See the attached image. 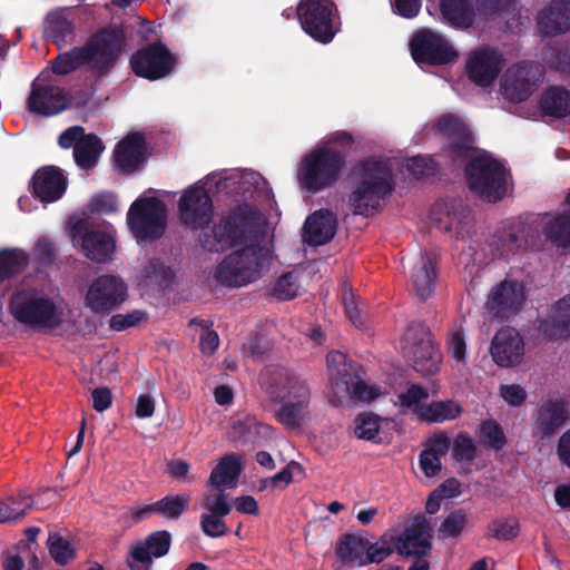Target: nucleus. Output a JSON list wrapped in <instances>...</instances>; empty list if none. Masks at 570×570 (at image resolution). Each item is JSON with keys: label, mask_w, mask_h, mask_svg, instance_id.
<instances>
[{"label": "nucleus", "mask_w": 570, "mask_h": 570, "mask_svg": "<svg viewBox=\"0 0 570 570\" xmlns=\"http://www.w3.org/2000/svg\"><path fill=\"white\" fill-rule=\"evenodd\" d=\"M261 213L247 203L238 204L220 214L212 227L199 234L202 248L210 253H224L263 236Z\"/></svg>", "instance_id": "nucleus-4"}, {"label": "nucleus", "mask_w": 570, "mask_h": 570, "mask_svg": "<svg viewBox=\"0 0 570 570\" xmlns=\"http://www.w3.org/2000/svg\"><path fill=\"white\" fill-rule=\"evenodd\" d=\"M540 108L547 116L564 118L570 115V91L561 87H550L540 99Z\"/></svg>", "instance_id": "nucleus-34"}, {"label": "nucleus", "mask_w": 570, "mask_h": 570, "mask_svg": "<svg viewBox=\"0 0 570 570\" xmlns=\"http://www.w3.org/2000/svg\"><path fill=\"white\" fill-rule=\"evenodd\" d=\"M538 27L546 36H558L570 30V0H552L538 14Z\"/></svg>", "instance_id": "nucleus-26"}, {"label": "nucleus", "mask_w": 570, "mask_h": 570, "mask_svg": "<svg viewBox=\"0 0 570 570\" xmlns=\"http://www.w3.org/2000/svg\"><path fill=\"white\" fill-rule=\"evenodd\" d=\"M538 331L547 341L570 336V295L560 298L548 317L539 320Z\"/></svg>", "instance_id": "nucleus-25"}, {"label": "nucleus", "mask_w": 570, "mask_h": 570, "mask_svg": "<svg viewBox=\"0 0 570 570\" xmlns=\"http://www.w3.org/2000/svg\"><path fill=\"white\" fill-rule=\"evenodd\" d=\"M68 186V179L57 166H43L31 178L33 195L42 203L59 200Z\"/></svg>", "instance_id": "nucleus-23"}, {"label": "nucleus", "mask_w": 570, "mask_h": 570, "mask_svg": "<svg viewBox=\"0 0 570 570\" xmlns=\"http://www.w3.org/2000/svg\"><path fill=\"white\" fill-rule=\"evenodd\" d=\"M331 370V381L337 391L347 392L361 379V365L347 358L338 351H332L326 356Z\"/></svg>", "instance_id": "nucleus-27"}, {"label": "nucleus", "mask_w": 570, "mask_h": 570, "mask_svg": "<svg viewBox=\"0 0 570 570\" xmlns=\"http://www.w3.org/2000/svg\"><path fill=\"white\" fill-rule=\"evenodd\" d=\"M491 535L498 540L510 541L520 532L519 522L515 520H494L490 527Z\"/></svg>", "instance_id": "nucleus-57"}, {"label": "nucleus", "mask_w": 570, "mask_h": 570, "mask_svg": "<svg viewBox=\"0 0 570 570\" xmlns=\"http://www.w3.org/2000/svg\"><path fill=\"white\" fill-rule=\"evenodd\" d=\"M544 59L553 69L570 76V49H551Z\"/></svg>", "instance_id": "nucleus-63"}, {"label": "nucleus", "mask_w": 570, "mask_h": 570, "mask_svg": "<svg viewBox=\"0 0 570 570\" xmlns=\"http://www.w3.org/2000/svg\"><path fill=\"white\" fill-rule=\"evenodd\" d=\"M46 35L58 47L66 45L75 33L73 23L59 13L48 14L46 20Z\"/></svg>", "instance_id": "nucleus-41"}, {"label": "nucleus", "mask_w": 570, "mask_h": 570, "mask_svg": "<svg viewBox=\"0 0 570 570\" xmlns=\"http://www.w3.org/2000/svg\"><path fill=\"white\" fill-rule=\"evenodd\" d=\"M47 543L49 554L57 564L66 566L76 558V550L72 543L60 534H50Z\"/></svg>", "instance_id": "nucleus-47"}, {"label": "nucleus", "mask_w": 570, "mask_h": 570, "mask_svg": "<svg viewBox=\"0 0 570 570\" xmlns=\"http://www.w3.org/2000/svg\"><path fill=\"white\" fill-rule=\"evenodd\" d=\"M463 413V407L456 401L448 399L432 401L420 407V419L426 423H443L458 419Z\"/></svg>", "instance_id": "nucleus-33"}, {"label": "nucleus", "mask_w": 570, "mask_h": 570, "mask_svg": "<svg viewBox=\"0 0 570 570\" xmlns=\"http://www.w3.org/2000/svg\"><path fill=\"white\" fill-rule=\"evenodd\" d=\"M410 50L415 62L429 66L449 65L459 57L444 36L430 29H422L413 36Z\"/></svg>", "instance_id": "nucleus-14"}, {"label": "nucleus", "mask_w": 570, "mask_h": 570, "mask_svg": "<svg viewBox=\"0 0 570 570\" xmlns=\"http://www.w3.org/2000/svg\"><path fill=\"white\" fill-rule=\"evenodd\" d=\"M178 213L180 223L193 229L206 230L213 220V200L203 186H190L178 200Z\"/></svg>", "instance_id": "nucleus-15"}, {"label": "nucleus", "mask_w": 570, "mask_h": 570, "mask_svg": "<svg viewBox=\"0 0 570 570\" xmlns=\"http://www.w3.org/2000/svg\"><path fill=\"white\" fill-rule=\"evenodd\" d=\"M225 515L213 513H203L200 517V527L203 532L210 538H219L228 532V528L224 521Z\"/></svg>", "instance_id": "nucleus-55"}, {"label": "nucleus", "mask_w": 570, "mask_h": 570, "mask_svg": "<svg viewBox=\"0 0 570 570\" xmlns=\"http://www.w3.org/2000/svg\"><path fill=\"white\" fill-rule=\"evenodd\" d=\"M546 238L557 247H570V209L557 215L543 227Z\"/></svg>", "instance_id": "nucleus-38"}, {"label": "nucleus", "mask_w": 570, "mask_h": 570, "mask_svg": "<svg viewBox=\"0 0 570 570\" xmlns=\"http://www.w3.org/2000/svg\"><path fill=\"white\" fill-rule=\"evenodd\" d=\"M281 406L275 411V420L287 430H298L308 415L309 410L304 409L302 402L276 401Z\"/></svg>", "instance_id": "nucleus-40"}, {"label": "nucleus", "mask_w": 570, "mask_h": 570, "mask_svg": "<svg viewBox=\"0 0 570 570\" xmlns=\"http://www.w3.org/2000/svg\"><path fill=\"white\" fill-rule=\"evenodd\" d=\"M440 12L443 20L455 29L470 28L475 18L471 0H441Z\"/></svg>", "instance_id": "nucleus-30"}, {"label": "nucleus", "mask_w": 570, "mask_h": 570, "mask_svg": "<svg viewBox=\"0 0 570 570\" xmlns=\"http://www.w3.org/2000/svg\"><path fill=\"white\" fill-rule=\"evenodd\" d=\"M166 204L156 197H138L127 212V225L138 242H154L167 229Z\"/></svg>", "instance_id": "nucleus-10"}, {"label": "nucleus", "mask_w": 570, "mask_h": 570, "mask_svg": "<svg viewBox=\"0 0 570 570\" xmlns=\"http://www.w3.org/2000/svg\"><path fill=\"white\" fill-rule=\"evenodd\" d=\"M439 131L446 137V154L451 160L462 163L469 189L489 203L502 200L508 193V170L491 155L474 156V138L469 127L454 115H444L438 120Z\"/></svg>", "instance_id": "nucleus-1"}, {"label": "nucleus", "mask_w": 570, "mask_h": 570, "mask_svg": "<svg viewBox=\"0 0 570 570\" xmlns=\"http://www.w3.org/2000/svg\"><path fill=\"white\" fill-rule=\"evenodd\" d=\"M71 105V98L63 88L53 85H31L27 108L31 114L51 117L60 114Z\"/></svg>", "instance_id": "nucleus-19"}, {"label": "nucleus", "mask_w": 570, "mask_h": 570, "mask_svg": "<svg viewBox=\"0 0 570 570\" xmlns=\"http://www.w3.org/2000/svg\"><path fill=\"white\" fill-rule=\"evenodd\" d=\"M89 208L97 214H112L118 208L117 197L111 193L97 194L91 198Z\"/></svg>", "instance_id": "nucleus-58"}, {"label": "nucleus", "mask_w": 570, "mask_h": 570, "mask_svg": "<svg viewBox=\"0 0 570 570\" xmlns=\"http://www.w3.org/2000/svg\"><path fill=\"white\" fill-rule=\"evenodd\" d=\"M380 431V417L373 413H361L355 420V434L358 439L375 441Z\"/></svg>", "instance_id": "nucleus-51"}, {"label": "nucleus", "mask_w": 570, "mask_h": 570, "mask_svg": "<svg viewBox=\"0 0 570 570\" xmlns=\"http://www.w3.org/2000/svg\"><path fill=\"white\" fill-rule=\"evenodd\" d=\"M177 59L159 40L147 43L135 51L129 66L139 78L156 81L168 77L175 69Z\"/></svg>", "instance_id": "nucleus-11"}, {"label": "nucleus", "mask_w": 570, "mask_h": 570, "mask_svg": "<svg viewBox=\"0 0 570 570\" xmlns=\"http://www.w3.org/2000/svg\"><path fill=\"white\" fill-rule=\"evenodd\" d=\"M271 263V252L259 244L234 250L217 265L214 278L227 287H240L255 282Z\"/></svg>", "instance_id": "nucleus-6"}, {"label": "nucleus", "mask_w": 570, "mask_h": 570, "mask_svg": "<svg viewBox=\"0 0 570 570\" xmlns=\"http://www.w3.org/2000/svg\"><path fill=\"white\" fill-rule=\"evenodd\" d=\"M401 348L414 371L422 376H431L439 372L442 353L424 323L413 322L407 326L401 340Z\"/></svg>", "instance_id": "nucleus-9"}, {"label": "nucleus", "mask_w": 570, "mask_h": 570, "mask_svg": "<svg viewBox=\"0 0 570 570\" xmlns=\"http://www.w3.org/2000/svg\"><path fill=\"white\" fill-rule=\"evenodd\" d=\"M452 458L456 462H472L476 458L475 442L466 432H460L454 438Z\"/></svg>", "instance_id": "nucleus-50"}, {"label": "nucleus", "mask_w": 570, "mask_h": 570, "mask_svg": "<svg viewBox=\"0 0 570 570\" xmlns=\"http://www.w3.org/2000/svg\"><path fill=\"white\" fill-rule=\"evenodd\" d=\"M296 14L302 30L318 43L328 45L341 31V16L333 0H299Z\"/></svg>", "instance_id": "nucleus-8"}, {"label": "nucleus", "mask_w": 570, "mask_h": 570, "mask_svg": "<svg viewBox=\"0 0 570 570\" xmlns=\"http://www.w3.org/2000/svg\"><path fill=\"white\" fill-rule=\"evenodd\" d=\"M570 420V404L561 399H548L537 410L533 422V436L550 439Z\"/></svg>", "instance_id": "nucleus-18"}, {"label": "nucleus", "mask_w": 570, "mask_h": 570, "mask_svg": "<svg viewBox=\"0 0 570 570\" xmlns=\"http://www.w3.org/2000/svg\"><path fill=\"white\" fill-rule=\"evenodd\" d=\"M104 150L102 140L96 134H88L80 144L75 146V163L81 169H92Z\"/></svg>", "instance_id": "nucleus-35"}, {"label": "nucleus", "mask_w": 570, "mask_h": 570, "mask_svg": "<svg viewBox=\"0 0 570 570\" xmlns=\"http://www.w3.org/2000/svg\"><path fill=\"white\" fill-rule=\"evenodd\" d=\"M429 397V393L425 387L420 384H411L409 389L397 395V402L402 407L412 409L414 407L415 412H420L419 404L421 401H424Z\"/></svg>", "instance_id": "nucleus-54"}, {"label": "nucleus", "mask_w": 570, "mask_h": 570, "mask_svg": "<svg viewBox=\"0 0 570 570\" xmlns=\"http://www.w3.org/2000/svg\"><path fill=\"white\" fill-rule=\"evenodd\" d=\"M501 70V57L492 49L473 51L466 61L469 79L480 87H489Z\"/></svg>", "instance_id": "nucleus-24"}, {"label": "nucleus", "mask_w": 570, "mask_h": 570, "mask_svg": "<svg viewBox=\"0 0 570 570\" xmlns=\"http://www.w3.org/2000/svg\"><path fill=\"white\" fill-rule=\"evenodd\" d=\"M449 216L450 229H454L456 239H468L474 235L475 220L470 207L461 206L459 210L450 213Z\"/></svg>", "instance_id": "nucleus-45"}, {"label": "nucleus", "mask_w": 570, "mask_h": 570, "mask_svg": "<svg viewBox=\"0 0 570 570\" xmlns=\"http://www.w3.org/2000/svg\"><path fill=\"white\" fill-rule=\"evenodd\" d=\"M335 235V224L331 216L322 210L309 215L304 224L305 240L314 246L327 244Z\"/></svg>", "instance_id": "nucleus-31"}, {"label": "nucleus", "mask_w": 570, "mask_h": 570, "mask_svg": "<svg viewBox=\"0 0 570 570\" xmlns=\"http://www.w3.org/2000/svg\"><path fill=\"white\" fill-rule=\"evenodd\" d=\"M145 284L157 289H166L170 287L175 273L171 267L167 266L159 258H151L142 271Z\"/></svg>", "instance_id": "nucleus-39"}, {"label": "nucleus", "mask_w": 570, "mask_h": 570, "mask_svg": "<svg viewBox=\"0 0 570 570\" xmlns=\"http://www.w3.org/2000/svg\"><path fill=\"white\" fill-rule=\"evenodd\" d=\"M480 433L483 443L493 450H502L508 443L502 426L493 419L481 422Z\"/></svg>", "instance_id": "nucleus-48"}, {"label": "nucleus", "mask_w": 570, "mask_h": 570, "mask_svg": "<svg viewBox=\"0 0 570 570\" xmlns=\"http://www.w3.org/2000/svg\"><path fill=\"white\" fill-rule=\"evenodd\" d=\"M353 189L348 205L355 215L368 217L381 206V202L395 190L390 161L382 156H368L357 160L348 175Z\"/></svg>", "instance_id": "nucleus-3"}, {"label": "nucleus", "mask_w": 570, "mask_h": 570, "mask_svg": "<svg viewBox=\"0 0 570 570\" xmlns=\"http://www.w3.org/2000/svg\"><path fill=\"white\" fill-rule=\"evenodd\" d=\"M367 540L346 533L341 537L336 544L335 553L343 563H357L358 566L365 564L363 554L366 548Z\"/></svg>", "instance_id": "nucleus-36"}, {"label": "nucleus", "mask_w": 570, "mask_h": 570, "mask_svg": "<svg viewBox=\"0 0 570 570\" xmlns=\"http://www.w3.org/2000/svg\"><path fill=\"white\" fill-rule=\"evenodd\" d=\"M127 285L115 275H101L89 286L85 304L96 314H109L127 297Z\"/></svg>", "instance_id": "nucleus-16"}, {"label": "nucleus", "mask_w": 570, "mask_h": 570, "mask_svg": "<svg viewBox=\"0 0 570 570\" xmlns=\"http://www.w3.org/2000/svg\"><path fill=\"white\" fill-rule=\"evenodd\" d=\"M535 82L519 70L513 78H507L502 85L504 96L512 102L525 101L534 91Z\"/></svg>", "instance_id": "nucleus-44"}, {"label": "nucleus", "mask_w": 570, "mask_h": 570, "mask_svg": "<svg viewBox=\"0 0 570 570\" xmlns=\"http://www.w3.org/2000/svg\"><path fill=\"white\" fill-rule=\"evenodd\" d=\"M189 502L190 495L187 493L168 494L156 501L157 515L176 521L188 510Z\"/></svg>", "instance_id": "nucleus-43"}, {"label": "nucleus", "mask_w": 570, "mask_h": 570, "mask_svg": "<svg viewBox=\"0 0 570 570\" xmlns=\"http://www.w3.org/2000/svg\"><path fill=\"white\" fill-rule=\"evenodd\" d=\"M297 277L293 272L283 274L273 286V295L282 301L294 298L298 294Z\"/></svg>", "instance_id": "nucleus-52"}, {"label": "nucleus", "mask_w": 570, "mask_h": 570, "mask_svg": "<svg viewBox=\"0 0 570 570\" xmlns=\"http://www.w3.org/2000/svg\"><path fill=\"white\" fill-rule=\"evenodd\" d=\"M9 312L18 323L31 327L53 328L63 317L57 299L38 288L14 292L9 299Z\"/></svg>", "instance_id": "nucleus-7"}, {"label": "nucleus", "mask_w": 570, "mask_h": 570, "mask_svg": "<svg viewBox=\"0 0 570 570\" xmlns=\"http://www.w3.org/2000/svg\"><path fill=\"white\" fill-rule=\"evenodd\" d=\"M527 296L522 282L505 278L491 288L484 308L493 318L508 321L522 311Z\"/></svg>", "instance_id": "nucleus-13"}, {"label": "nucleus", "mask_w": 570, "mask_h": 570, "mask_svg": "<svg viewBox=\"0 0 570 570\" xmlns=\"http://www.w3.org/2000/svg\"><path fill=\"white\" fill-rule=\"evenodd\" d=\"M431 521L423 514L413 517L400 534L396 550L401 556L423 559L432 549Z\"/></svg>", "instance_id": "nucleus-17"}, {"label": "nucleus", "mask_w": 570, "mask_h": 570, "mask_svg": "<svg viewBox=\"0 0 570 570\" xmlns=\"http://www.w3.org/2000/svg\"><path fill=\"white\" fill-rule=\"evenodd\" d=\"M346 165V153L332 146H320L301 160L297 179L312 194L331 188L338 181Z\"/></svg>", "instance_id": "nucleus-5"}, {"label": "nucleus", "mask_w": 570, "mask_h": 570, "mask_svg": "<svg viewBox=\"0 0 570 570\" xmlns=\"http://www.w3.org/2000/svg\"><path fill=\"white\" fill-rule=\"evenodd\" d=\"M219 493L207 495L205 500V508L209 513L217 515H228L232 511V505L228 503V495L220 488Z\"/></svg>", "instance_id": "nucleus-64"}, {"label": "nucleus", "mask_w": 570, "mask_h": 570, "mask_svg": "<svg viewBox=\"0 0 570 570\" xmlns=\"http://www.w3.org/2000/svg\"><path fill=\"white\" fill-rule=\"evenodd\" d=\"M243 469L242 458L238 454H226L212 470L208 483L216 489L233 488L236 485Z\"/></svg>", "instance_id": "nucleus-32"}, {"label": "nucleus", "mask_w": 570, "mask_h": 570, "mask_svg": "<svg viewBox=\"0 0 570 570\" xmlns=\"http://www.w3.org/2000/svg\"><path fill=\"white\" fill-rule=\"evenodd\" d=\"M73 239L80 237V246L85 256L96 263H107L116 248L115 239L105 232L88 230L83 220L72 226Z\"/></svg>", "instance_id": "nucleus-20"}, {"label": "nucleus", "mask_w": 570, "mask_h": 570, "mask_svg": "<svg viewBox=\"0 0 570 570\" xmlns=\"http://www.w3.org/2000/svg\"><path fill=\"white\" fill-rule=\"evenodd\" d=\"M23 507H11L7 501H0V523L12 522L22 519L27 510L35 504L33 499H24Z\"/></svg>", "instance_id": "nucleus-60"}, {"label": "nucleus", "mask_w": 570, "mask_h": 570, "mask_svg": "<svg viewBox=\"0 0 570 570\" xmlns=\"http://www.w3.org/2000/svg\"><path fill=\"white\" fill-rule=\"evenodd\" d=\"M490 353L500 367H513L521 363L524 343L519 332L512 327L498 331L491 342Z\"/></svg>", "instance_id": "nucleus-21"}, {"label": "nucleus", "mask_w": 570, "mask_h": 570, "mask_svg": "<svg viewBox=\"0 0 570 570\" xmlns=\"http://www.w3.org/2000/svg\"><path fill=\"white\" fill-rule=\"evenodd\" d=\"M148 158L147 144L141 132L128 134L115 147V166L120 173L132 174Z\"/></svg>", "instance_id": "nucleus-22"}, {"label": "nucleus", "mask_w": 570, "mask_h": 570, "mask_svg": "<svg viewBox=\"0 0 570 570\" xmlns=\"http://www.w3.org/2000/svg\"><path fill=\"white\" fill-rule=\"evenodd\" d=\"M267 425H264L257 422L254 417L246 416L243 421L238 420L233 423L232 430L233 434L237 435L239 439H243L244 442L255 443L254 436L261 433L262 429H267Z\"/></svg>", "instance_id": "nucleus-53"}, {"label": "nucleus", "mask_w": 570, "mask_h": 570, "mask_svg": "<svg viewBox=\"0 0 570 570\" xmlns=\"http://www.w3.org/2000/svg\"><path fill=\"white\" fill-rule=\"evenodd\" d=\"M468 514L464 510L458 509L451 511L439 527V537L441 539L460 538L468 524Z\"/></svg>", "instance_id": "nucleus-46"}, {"label": "nucleus", "mask_w": 570, "mask_h": 570, "mask_svg": "<svg viewBox=\"0 0 570 570\" xmlns=\"http://www.w3.org/2000/svg\"><path fill=\"white\" fill-rule=\"evenodd\" d=\"M28 262V255L21 249H0V283L20 273Z\"/></svg>", "instance_id": "nucleus-42"}, {"label": "nucleus", "mask_w": 570, "mask_h": 570, "mask_svg": "<svg viewBox=\"0 0 570 570\" xmlns=\"http://www.w3.org/2000/svg\"><path fill=\"white\" fill-rule=\"evenodd\" d=\"M365 563H380L393 552L391 544L386 540H380L375 543H368L365 548Z\"/></svg>", "instance_id": "nucleus-61"}, {"label": "nucleus", "mask_w": 570, "mask_h": 570, "mask_svg": "<svg viewBox=\"0 0 570 570\" xmlns=\"http://www.w3.org/2000/svg\"><path fill=\"white\" fill-rule=\"evenodd\" d=\"M438 261L439 255L435 252L424 250L421 253L420 261L413 267L411 278L417 296L423 301L434 292Z\"/></svg>", "instance_id": "nucleus-28"}, {"label": "nucleus", "mask_w": 570, "mask_h": 570, "mask_svg": "<svg viewBox=\"0 0 570 570\" xmlns=\"http://www.w3.org/2000/svg\"><path fill=\"white\" fill-rule=\"evenodd\" d=\"M262 381L272 401H291L294 404L302 402L303 407L309 410L311 389L308 384L287 368L267 367L262 373Z\"/></svg>", "instance_id": "nucleus-12"}, {"label": "nucleus", "mask_w": 570, "mask_h": 570, "mask_svg": "<svg viewBox=\"0 0 570 570\" xmlns=\"http://www.w3.org/2000/svg\"><path fill=\"white\" fill-rule=\"evenodd\" d=\"M342 303L344 305L345 314L350 322L357 328H362L364 326V320L362 317V313L358 309L355 295L353 289L348 287L346 284L342 289Z\"/></svg>", "instance_id": "nucleus-56"}, {"label": "nucleus", "mask_w": 570, "mask_h": 570, "mask_svg": "<svg viewBox=\"0 0 570 570\" xmlns=\"http://www.w3.org/2000/svg\"><path fill=\"white\" fill-rule=\"evenodd\" d=\"M406 171L415 179L429 178L438 174V164L429 156H414L404 165Z\"/></svg>", "instance_id": "nucleus-49"}, {"label": "nucleus", "mask_w": 570, "mask_h": 570, "mask_svg": "<svg viewBox=\"0 0 570 570\" xmlns=\"http://www.w3.org/2000/svg\"><path fill=\"white\" fill-rule=\"evenodd\" d=\"M351 399L362 402H371L380 395V387L375 385H368L362 379H358L351 389L345 392Z\"/></svg>", "instance_id": "nucleus-59"}, {"label": "nucleus", "mask_w": 570, "mask_h": 570, "mask_svg": "<svg viewBox=\"0 0 570 570\" xmlns=\"http://www.w3.org/2000/svg\"><path fill=\"white\" fill-rule=\"evenodd\" d=\"M144 320H146V313L136 309L128 314H116L111 316L109 325L111 330L120 332L139 324Z\"/></svg>", "instance_id": "nucleus-62"}, {"label": "nucleus", "mask_w": 570, "mask_h": 570, "mask_svg": "<svg viewBox=\"0 0 570 570\" xmlns=\"http://www.w3.org/2000/svg\"><path fill=\"white\" fill-rule=\"evenodd\" d=\"M520 225L508 224L497 229L493 235L492 245L499 250L503 257L514 255L522 246Z\"/></svg>", "instance_id": "nucleus-37"}, {"label": "nucleus", "mask_w": 570, "mask_h": 570, "mask_svg": "<svg viewBox=\"0 0 570 570\" xmlns=\"http://www.w3.org/2000/svg\"><path fill=\"white\" fill-rule=\"evenodd\" d=\"M126 45L122 27L109 24L95 32L83 46L59 53L51 60L55 75L66 76L88 66L96 78H102L115 68Z\"/></svg>", "instance_id": "nucleus-2"}, {"label": "nucleus", "mask_w": 570, "mask_h": 570, "mask_svg": "<svg viewBox=\"0 0 570 570\" xmlns=\"http://www.w3.org/2000/svg\"><path fill=\"white\" fill-rule=\"evenodd\" d=\"M171 546V534L167 530L149 533L145 540L131 547L129 554L137 561H150L153 558L165 557Z\"/></svg>", "instance_id": "nucleus-29"}]
</instances>
